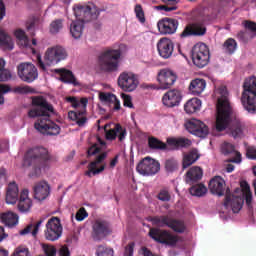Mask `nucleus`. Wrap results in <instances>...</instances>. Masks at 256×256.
Here are the masks:
<instances>
[{
  "label": "nucleus",
  "instance_id": "obj_1",
  "mask_svg": "<svg viewBox=\"0 0 256 256\" xmlns=\"http://www.w3.org/2000/svg\"><path fill=\"white\" fill-rule=\"evenodd\" d=\"M218 93L220 96L217 102L216 131L221 132L228 129L230 137H233V139H243L247 132V125L239 118H231L233 108L229 102V91H227V87H220Z\"/></svg>",
  "mask_w": 256,
  "mask_h": 256
},
{
  "label": "nucleus",
  "instance_id": "obj_2",
  "mask_svg": "<svg viewBox=\"0 0 256 256\" xmlns=\"http://www.w3.org/2000/svg\"><path fill=\"white\" fill-rule=\"evenodd\" d=\"M55 115L53 104L47 101L43 96L32 97V107L28 111L30 119H37L34 123V129L42 133V135L55 136L61 133V127L51 120V116Z\"/></svg>",
  "mask_w": 256,
  "mask_h": 256
},
{
  "label": "nucleus",
  "instance_id": "obj_3",
  "mask_svg": "<svg viewBox=\"0 0 256 256\" xmlns=\"http://www.w3.org/2000/svg\"><path fill=\"white\" fill-rule=\"evenodd\" d=\"M49 161H51V155L45 147L29 149L24 156V165L32 167L34 177H39L41 171L49 167Z\"/></svg>",
  "mask_w": 256,
  "mask_h": 256
},
{
  "label": "nucleus",
  "instance_id": "obj_4",
  "mask_svg": "<svg viewBox=\"0 0 256 256\" xmlns=\"http://www.w3.org/2000/svg\"><path fill=\"white\" fill-rule=\"evenodd\" d=\"M241 103L248 113H256V77L252 76L243 83Z\"/></svg>",
  "mask_w": 256,
  "mask_h": 256
},
{
  "label": "nucleus",
  "instance_id": "obj_5",
  "mask_svg": "<svg viewBox=\"0 0 256 256\" xmlns=\"http://www.w3.org/2000/svg\"><path fill=\"white\" fill-rule=\"evenodd\" d=\"M146 220L149 223H152L154 227H159L160 229L168 227L175 233H185V229H187L185 222L179 219L171 218L169 215L148 216Z\"/></svg>",
  "mask_w": 256,
  "mask_h": 256
},
{
  "label": "nucleus",
  "instance_id": "obj_6",
  "mask_svg": "<svg viewBox=\"0 0 256 256\" xmlns=\"http://www.w3.org/2000/svg\"><path fill=\"white\" fill-rule=\"evenodd\" d=\"M121 58V50L109 49L102 53L98 58L100 69L106 73H113L119 67V59Z\"/></svg>",
  "mask_w": 256,
  "mask_h": 256
},
{
  "label": "nucleus",
  "instance_id": "obj_7",
  "mask_svg": "<svg viewBox=\"0 0 256 256\" xmlns=\"http://www.w3.org/2000/svg\"><path fill=\"white\" fill-rule=\"evenodd\" d=\"M192 63L198 67V69H203L209 65V60L211 55L209 53V47L205 43L195 44L191 50Z\"/></svg>",
  "mask_w": 256,
  "mask_h": 256
},
{
  "label": "nucleus",
  "instance_id": "obj_8",
  "mask_svg": "<svg viewBox=\"0 0 256 256\" xmlns=\"http://www.w3.org/2000/svg\"><path fill=\"white\" fill-rule=\"evenodd\" d=\"M149 237L156 241V243H161V245H168L169 247H175L179 243V236L173 235L169 230H163L161 228H150Z\"/></svg>",
  "mask_w": 256,
  "mask_h": 256
},
{
  "label": "nucleus",
  "instance_id": "obj_9",
  "mask_svg": "<svg viewBox=\"0 0 256 256\" xmlns=\"http://www.w3.org/2000/svg\"><path fill=\"white\" fill-rule=\"evenodd\" d=\"M160 170L161 164L159 163V161H156L151 157H146L142 159L136 166V171L140 175H144L146 177L157 175Z\"/></svg>",
  "mask_w": 256,
  "mask_h": 256
},
{
  "label": "nucleus",
  "instance_id": "obj_10",
  "mask_svg": "<svg viewBox=\"0 0 256 256\" xmlns=\"http://www.w3.org/2000/svg\"><path fill=\"white\" fill-rule=\"evenodd\" d=\"M118 87L126 93H131L139 87V78L133 72H122L117 80Z\"/></svg>",
  "mask_w": 256,
  "mask_h": 256
},
{
  "label": "nucleus",
  "instance_id": "obj_11",
  "mask_svg": "<svg viewBox=\"0 0 256 256\" xmlns=\"http://www.w3.org/2000/svg\"><path fill=\"white\" fill-rule=\"evenodd\" d=\"M44 235L47 241H57L63 235V226L59 217L53 216L48 220Z\"/></svg>",
  "mask_w": 256,
  "mask_h": 256
},
{
  "label": "nucleus",
  "instance_id": "obj_12",
  "mask_svg": "<svg viewBox=\"0 0 256 256\" xmlns=\"http://www.w3.org/2000/svg\"><path fill=\"white\" fill-rule=\"evenodd\" d=\"M18 77L24 83H33L39 77V72L37 67L31 63H21L17 67Z\"/></svg>",
  "mask_w": 256,
  "mask_h": 256
},
{
  "label": "nucleus",
  "instance_id": "obj_13",
  "mask_svg": "<svg viewBox=\"0 0 256 256\" xmlns=\"http://www.w3.org/2000/svg\"><path fill=\"white\" fill-rule=\"evenodd\" d=\"M207 34V27L205 26V20L196 21L188 24L180 37L185 39V37H203V35Z\"/></svg>",
  "mask_w": 256,
  "mask_h": 256
},
{
  "label": "nucleus",
  "instance_id": "obj_14",
  "mask_svg": "<svg viewBox=\"0 0 256 256\" xmlns=\"http://www.w3.org/2000/svg\"><path fill=\"white\" fill-rule=\"evenodd\" d=\"M67 59V50L63 46H54L48 48L45 53V61L47 65H57L60 61Z\"/></svg>",
  "mask_w": 256,
  "mask_h": 256
},
{
  "label": "nucleus",
  "instance_id": "obj_15",
  "mask_svg": "<svg viewBox=\"0 0 256 256\" xmlns=\"http://www.w3.org/2000/svg\"><path fill=\"white\" fill-rule=\"evenodd\" d=\"M157 27L160 35H175L179 28V20L165 17L158 21Z\"/></svg>",
  "mask_w": 256,
  "mask_h": 256
},
{
  "label": "nucleus",
  "instance_id": "obj_16",
  "mask_svg": "<svg viewBox=\"0 0 256 256\" xmlns=\"http://www.w3.org/2000/svg\"><path fill=\"white\" fill-rule=\"evenodd\" d=\"M157 81L160 89H171L177 81V73L171 69H162L158 73Z\"/></svg>",
  "mask_w": 256,
  "mask_h": 256
},
{
  "label": "nucleus",
  "instance_id": "obj_17",
  "mask_svg": "<svg viewBox=\"0 0 256 256\" xmlns=\"http://www.w3.org/2000/svg\"><path fill=\"white\" fill-rule=\"evenodd\" d=\"M185 127L189 133L196 137L205 138L209 135V127L198 119H191L185 123Z\"/></svg>",
  "mask_w": 256,
  "mask_h": 256
},
{
  "label": "nucleus",
  "instance_id": "obj_18",
  "mask_svg": "<svg viewBox=\"0 0 256 256\" xmlns=\"http://www.w3.org/2000/svg\"><path fill=\"white\" fill-rule=\"evenodd\" d=\"M243 203H245L243 197L231 195V191L229 189L226 190L225 201L223 203L224 209H231L233 213H239L243 209Z\"/></svg>",
  "mask_w": 256,
  "mask_h": 256
},
{
  "label": "nucleus",
  "instance_id": "obj_19",
  "mask_svg": "<svg viewBox=\"0 0 256 256\" xmlns=\"http://www.w3.org/2000/svg\"><path fill=\"white\" fill-rule=\"evenodd\" d=\"M107 159V153L104 152L96 157V159L88 164V170L84 173L86 177H93L95 175H99L100 173H103L105 171V165L100 166L97 168V166L103 161Z\"/></svg>",
  "mask_w": 256,
  "mask_h": 256
},
{
  "label": "nucleus",
  "instance_id": "obj_20",
  "mask_svg": "<svg viewBox=\"0 0 256 256\" xmlns=\"http://www.w3.org/2000/svg\"><path fill=\"white\" fill-rule=\"evenodd\" d=\"M107 127H109V124L104 126L107 141H115L118 136V140L121 142L125 140V137H127V130L121 127V124H116L115 127L110 130H107Z\"/></svg>",
  "mask_w": 256,
  "mask_h": 256
},
{
  "label": "nucleus",
  "instance_id": "obj_21",
  "mask_svg": "<svg viewBox=\"0 0 256 256\" xmlns=\"http://www.w3.org/2000/svg\"><path fill=\"white\" fill-rule=\"evenodd\" d=\"M92 237L95 241H101L103 237H107L109 235V224L105 221L96 220L92 226Z\"/></svg>",
  "mask_w": 256,
  "mask_h": 256
},
{
  "label": "nucleus",
  "instance_id": "obj_22",
  "mask_svg": "<svg viewBox=\"0 0 256 256\" xmlns=\"http://www.w3.org/2000/svg\"><path fill=\"white\" fill-rule=\"evenodd\" d=\"M182 99L183 96L181 95V91L173 89L164 94L162 97V103L165 107H177L179 106V103H181Z\"/></svg>",
  "mask_w": 256,
  "mask_h": 256
},
{
  "label": "nucleus",
  "instance_id": "obj_23",
  "mask_svg": "<svg viewBox=\"0 0 256 256\" xmlns=\"http://www.w3.org/2000/svg\"><path fill=\"white\" fill-rule=\"evenodd\" d=\"M157 49L160 57L163 59H169L173 55V41L169 38H162L157 43Z\"/></svg>",
  "mask_w": 256,
  "mask_h": 256
},
{
  "label": "nucleus",
  "instance_id": "obj_24",
  "mask_svg": "<svg viewBox=\"0 0 256 256\" xmlns=\"http://www.w3.org/2000/svg\"><path fill=\"white\" fill-rule=\"evenodd\" d=\"M51 195V186L46 181H40L34 186V199L45 201Z\"/></svg>",
  "mask_w": 256,
  "mask_h": 256
},
{
  "label": "nucleus",
  "instance_id": "obj_25",
  "mask_svg": "<svg viewBox=\"0 0 256 256\" xmlns=\"http://www.w3.org/2000/svg\"><path fill=\"white\" fill-rule=\"evenodd\" d=\"M209 190L213 195L223 197L225 195V180L220 176L212 178L209 182Z\"/></svg>",
  "mask_w": 256,
  "mask_h": 256
},
{
  "label": "nucleus",
  "instance_id": "obj_26",
  "mask_svg": "<svg viewBox=\"0 0 256 256\" xmlns=\"http://www.w3.org/2000/svg\"><path fill=\"white\" fill-rule=\"evenodd\" d=\"M203 179V169L199 166L191 167L185 176V181L188 185H195V183H199Z\"/></svg>",
  "mask_w": 256,
  "mask_h": 256
},
{
  "label": "nucleus",
  "instance_id": "obj_27",
  "mask_svg": "<svg viewBox=\"0 0 256 256\" xmlns=\"http://www.w3.org/2000/svg\"><path fill=\"white\" fill-rule=\"evenodd\" d=\"M224 155H232L228 161L229 163H241V153L235 150V145L229 142H224L221 146Z\"/></svg>",
  "mask_w": 256,
  "mask_h": 256
},
{
  "label": "nucleus",
  "instance_id": "obj_28",
  "mask_svg": "<svg viewBox=\"0 0 256 256\" xmlns=\"http://www.w3.org/2000/svg\"><path fill=\"white\" fill-rule=\"evenodd\" d=\"M31 207H33V202L29 198V190H23L20 193V198L18 201V209L20 213H27Z\"/></svg>",
  "mask_w": 256,
  "mask_h": 256
},
{
  "label": "nucleus",
  "instance_id": "obj_29",
  "mask_svg": "<svg viewBox=\"0 0 256 256\" xmlns=\"http://www.w3.org/2000/svg\"><path fill=\"white\" fill-rule=\"evenodd\" d=\"M0 221L6 227L12 229V227H17V225H19V216L11 211L3 212L0 214Z\"/></svg>",
  "mask_w": 256,
  "mask_h": 256
},
{
  "label": "nucleus",
  "instance_id": "obj_30",
  "mask_svg": "<svg viewBox=\"0 0 256 256\" xmlns=\"http://www.w3.org/2000/svg\"><path fill=\"white\" fill-rule=\"evenodd\" d=\"M55 73L60 75V81H62V83H68L70 85H74L75 87L79 85V82H77V78H75V75L71 70L60 68L56 69Z\"/></svg>",
  "mask_w": 256,
  "mask_h": 256
},
{
  "label": "nucleus",
  "instance_id": "obj_31",
  "mask_svg": "<svg viewBox=\"0 0 256 256\" xmlns=\"http://www.w3.org/2000/svg\"><path fill=\"white\" fill-rule=\"evenodd\" d=\"M19 199V188L15 182L8 185L6 192V203L8 205H15Z\"/></svg>",
  "mask_w": 256,
  "mask_h": 256
},
{
  "label": "nucleus",
  "instance_id": "obj_32",
  "mask_svg": "<svg viewBox=\"0 0 256 256\" xmlns=\"http://www.w3.org/2000/svg\"><path fill=\"white\" fill-rule=\"evenodd\" d=\"M201 155L197 149L190 150L186 155L183 157L182 167L183 169H187V167H191L193 163H196L199 160Z\"/></svg>",
  "mask_w": 256,
  "mask_h": 256
},
{
  "label": "nucleus",
  "instance_id": "obj_33",
  "mask_svg": "<svg viewBox=\"0 0 256 256\" xmlns=\"http://www.w3.org/2000/svg\"><path fill=\"white\" fill-rule=\"evenodd\" d=\"M168 145L171 147H175V149H187V147H191L192 142L188 138H169L167 140Z\"/></svg>",
  "mask_w": 256,
  "mask_h": 256
},
{
  "label": "nucleus",
  "instance_id": "obj_34",
  "mask_svg": "<svg viewBox=\"0 0 256 256\" xmlns=\"http://www.w3.org/2000/svg\"><path fill=\"white\" fill-rule=\"evenodd\" d=\"M45 222V218H41L40 220L37 221L35 225L29 224L27 225L24 229L19 231V235H29V233L32 234L33 237H37V233H39V229L41 225Z\"/></svg>",
  "mask_w": 256,
  "mask_h": 256
},
{
  "label": "nucleus",
  "instance_id": "obj_35",
  "mask_svg": "<svg viewBox=\"0 0 256 256\" xmlns=\"http://www.w3.org/2000/svg\"><path fill=\"white\" fill-rule=\"evenodd\" d=\"M207 87V82L203 79L192 80L189 86V89L193 95H201Z\"/></svg>",
  "mask_w": 256,
  "mask_h": 256
},
{
  "label": "nucleus",
  "instance_id": "obj_36",
  "mask_svg": "<svg viewBox=\"0 0 256 256\" xmlns=\"http://www.w3.org/2000/svg\"><path fill=\"white\" fill-rule=\"evenodd\" d=\"M101 9L97 8V6H88V10L84 13V17L82 18V23H89V21H93V19H97L99 15H101Z\"/></svg>",
  "mask_w": 256,
  "mask_h": 256
},
{
  "label": "nucleus",
  "instance_id": "obj_37",
  "mask_svg": "<svg viewBox=\"0 0 256 256\" xmlns=\"http://www.w3.org/2000/svg\"><path fill=\"white\" fill-rule=\"evenodd\" d=\"M201 110V101L198 98H192L188 100L184 105V111L188 115H192V113H197V111Z\"/></svg>",
  "mask_w": 256,
  "mask_h": 256
},
{
  "label": "nucleus",
  "instance_id": "obj_38",
  "mask_svg": "<svg viewBox=\"0 0 256 256\" xmlns=\"http://www.w3.org/2000/svg\"><path fill=\"white\" fill-rule=\"evenodd\" d=\"M85 27V24H83V21L76 20L73 21L70 25V33L74 39H81V36L83 35V29Z\"/></svg>",
  "mask_w": 256,
  "mask_h": 256
},
{
  "label": "nucleus",
  "instance_id": "obj_39",
  "mask_svg": "<svg viewBox=\"0 0 256 256\" xmlns=\"http://www.w3.org/2000/svg\"><path fill=\"white\" fill-rule=\"evenodd\" d=\"M0 47L2 49H8V51L13 50V40L3 29L0 28Z\"/></svg>",
  "mask_w": 256,
  "mask_h": 256
},
{
  "label": "nucleus",
  "instance_id": "obj_40",
  "mask_svg": "<svg viewBox=\"0 0 256 256\" xmlns=\"http://www.w3.org/2000/svg\"><path fill=\"white\" fill-rule=\"evenodd\" d=\"M222 49L226 55H233L237 51V41L233 38H228L223 43Z\"/></svg>",
  "mask_w": 256,
  "mask_h": 256
},
{
  "label": "nucleus",
  "instance_id": "obj_41",
  "mask_svg": "<svg viewBox=\"0 0 256 256\" xmlns=\"http://www.w3.org/2000/svg\"><path fill=\"white\" fill-rule=\"evenodd\" d=\"M189 193L193 197H203L207 193V187L204 184H196L189 189Z\"/></svg>",
  "mask_w": 256,
  "mask_h": 256
},
{
  "label": "nucleus",
  "instance_id": "obj_42",
  "mask_svg": "<svg viewBox=\"0 0 256 256\" xmlns=\"http://www.w3.org/2000/svg\"><path fill=\"white\" fill-rule=\"evenodd\" d=\"M148 146L150 149H159V150L167 149V144H165V142L153 136L148 138Z\"/></svg>",
  "mask_w": 256,
  "mask_h": 256
},
{
  "label": "nucleus",
  "instance_id": "obj_43",
  "mask_svg": "<svg viewBox=\"0 0 256 256\" xmlns=\"http://www.w3.org/2000/svg\"><path fill=\"white\" fill-rule=\"evenodd\" d=\"M14 35L16 39H18L19 45H21V47H27V45H29V37H27V34L25 33V31L21 29H17L14 32Z\"/></svg>",
  "mask_w": 256,
  "mask_h": 256
},
{
  "label": "nucleus",
  "instance_id": "obj_44",
  "mask_svg": "<svg viewBox=\"0 0 256 256\" xmlns=\"http://www.w3.org/2000/svg\"><path fill=\"white\" fill-rule=\"evenodd\" d=\"M11 79V71L5 69V60L0 58V82L9 81Z\"/></svg>",
  "mask_w": 256,
  "mask_h": 256
},
{
  "label": "nucleus",
  "instance_id": "obj_45",
  "mask_svg": "<svg viewBox=\"0 0 256 256\" xmlns=\"http://www.w3.org/2000/svg\"><path fill=\"white\" fill-rule=\"evenodd\" d=\"M113 248H109L106 245H98L96 248V256H113Z\"/></svg>",
  "mask_w": 256,
  "mask_h": 256
},
{
  "label": "nucleus",
  "instance_id": "obj_46",
  "mask_svg": "<svg viewBox=\"0 0 256 256\" xmlns=\"http://www.w3.org/2000/svg\"><path fill=\"white\" fill-rule=\"evenodd\" d=\"M245 30L250 34V39L256 37V23L251 20H245L243 22Z\"/></svg>",
  "mask_w": 256,
  "mask_h": 256
},
{
  "label": "nucleus",
  "instance_id": "obj_47",
  "mask_svg": "<svg viewBox=\"0 0 256 256\" xmlns=\"http://www.w3.org/2000/svg\"><path fill=\"white\" fill-rule=\"evenodd\" d=\"M86 11H88V6H83V5L74 6V15L77 21H83V17L85 16V13H87Z\"/></svg>",
  "mask_w": 256,
  "mask_h": 256
},
{
  "label": "nucleus",
  "instance_id": "obj_48",
  "mask_svg": "<svg viewBox=\"0 0 256 256\" xmlns=\"http://www.w3.org/2000/svg\"><path fill=\"white\" fill-rule=\"evenodd\" d=\"M179 168V163L174 158H169L165 161V169L169 173H173V171H177Z\"/></svg>",
  "mask_w": 256,
  "mask_h": 256
},
{
  "label": "nucleus",
  "instance_id": "obj_49",
  "mask_svg": "<svg viewBox=\"0 0 256 256\" xmlns=\"http://www.w3.org/2000/svg\"><path fill=\"white\" fill-rule=\"evenodd\" d=\"M99 99L102 103H111L112 101H117V96L112 93L100 92Z\"/></svg>",
  "mask_w": 256,
  "mask_h": 256
},
{
  "label": "nucleus",
  "instance_id": "obj_50",
  "mask_svg": "<svg viewBox=\"0 0 256 256\" xmlns=\"http://www.w3.org/2000/svg\"><path fill=\"white\" fill-rule=\"evenodd\" d=\"M134 13L140 23H145V11H143V6H141V4H137L135 6Z\"/></svg>",
  "mask_w": 256,
  "mask_h": 256
},
{
  "label": "nucleus",
  "instance_id": "obj_51",
  "mask_svg": "<svg viewBox=\"0 0 256 256\" xmlns=\"http://www.w3.org/2000/svg\"><path fill=\"white\" fill-rule=\"evenodd\" d=\"M241 187H243L244 191H245V201H246V205H251V202L253 201V193H251V188L249 187V184H247V182H245L244 186L243 184L241 185Z\"/></svg>",
  "mask_w": 256,
  "mask_h": 256
},
{
  "label": "nucleus",
  "instance_id": "obj_52",
  "mask_svg": "<svg viewBox=\"0 0 256 256\" xmlns=\"http://www.w3.org/2000/svg\"><path fill=\"white\" fill-rule=\"evenodd\" d=\"M61 29H63V20H61V19L54 20L50 24V32H52L54 34L59 33V31H61Z\"/></svg>",
  "mask_w": 256,
  "mask_h": 256
},
{
  "label": "nucleus",
  "instance_id": "obj_53",
  "mask_svg": "<svg viewBox=\"0 0 256 256\" xmlns=\"http://www.w3.org/2000/svg\"><path fill=\"white\" fill-rule=\"evenodd\" d=\"M157 199L163 202L171 201V194L169 193V190L167 188L160 190V192L157 195Z\"/></svg>",
  "mask_w": 256,
  "mask_h": 256
},
{
  "label": "nucleus",
  "instance_id": "obj_54",
  "mask_svg": "<svg viewBox=\"0 0 256 256\" xmlns=\"http://www.w3.org/2000/svg\"><path fill=\"white\" fill-rule=\"evenodd\" d=\"M11 91V86L7 84H0V105H3L5 103V93H10Z\"/></svg>",
  "mask_w": 256,
  "mask_h": 256
},
{
  "label": "nucleus",
  "instance_id": "obj_55",
  "mask_svg": "<svg viewBox=\"0 0 256 256\" xmlns=\"http://www.w3.org/2000/svg\"><path fill=\"white\" fill-rule=\"evenodd\" d=\"M237 39L243 43H247L251 39V34L246 30H241L237 33Z\"/></svg>",
  "mask_w": 256,
  "mask_h": 256
},
{
  "label": "nucleus",
  "instance_id": "obj_56",
  "mask_svg": "<svg viewBox=\"0 0 256 256\" xmlns=\"http://www.w3.org/2000/svg\"><path fill=\"white\" fill-rule=\"evenodd\" d=\"M13 92L19 94L33 93V88H31L30 86H17L14 88Z\"/></svg>",
  "mask_w": 256,
  "mask_h": 256
},
{
  "label": "nucleus",
  "instance_id": "obj_57",
  "mask_svg": "<svg viewBox=\"0 0 256 256\" xmlns=\"http://www.w3.org/2000/svg\"><path fill=\"white\" fill-rule=\"evenodd\" d=\"M86 217H89L87 210L84 207L80 208L76 213V221H83Z\"/></svg>",
  "mask_w": 256,
  "mask_h": 256
},
{
  "label": "nucleus",
  "instance_id": "obj_58",
  "mask_svg": "<svg viewBox=\"0 0 256 256\" xmlns=\"http://www.w3.org/2000/svg\"><path fill=\"white\" fill-rule=\"evenodd\" d=\"M154 9L156 11H165L166 13H171V11H177V7H169L167 4L154 6Z\"/></svg>",
  "mask_w": 256,
  "mask_h": 256
},
{
  "label": "nucleus",
  "instance_id": "obj_59",
  "mask_svg": "<svg viewBox=\"0 0 256 256\" xmlns=\"http://www.w3.org/2000/svg\"><path fill=\"white\" fill-rule=\"evenodd\" d=\"M122 99L124 107H129V109H133V102L131 96L127 94H122Z\"/></svg>",
  "mask_w": 256,
  "mask_h": 256
},
{
  "label": "nucleus",
  "instance_id": "obj_60",
  "mask_svg": "<svg viewBox=\"0 0 256 256\" xmlns=\"http://www.w3.org/2000/svg\"><path fill=\"white\" fill-rule=\"evenodd\" d=\"M97 153H101V148L97 146V144H94L90 148H88V151H87L88 157L97 155Z\"/></svg>",
  "mask_w": 256,
  "mask_h": 256
},
{
  "label": "nucleus",
  "instance_id": "obj_61",
  "mask_svg": "<svg viewBox=\"0 0 256 256\" xmlns=\"http://www.w3.org/2000/svg\"><path fill=\"white\" fill-rule=\"evenodd\" d=\"M46 256H57V249L53 246H44Z\"/></svg>",
  "mask_w": 256,
  "mask_h": 256
},
{
  "label": "nucleus",
  "instance_id": "obj_62",
  "mask_svg": "<svg viewBox=\"0 0 256 256\" xmlns=\"http://www.w3.org/2000/svg\"><path fill=\"white\" fill-rule=\"evenodd\" d=\"M11 256H29L28 248H17Z\"/></svg>",
  "mask_w": 256,
  "mask_h": 256
},
{
  "label": "nucleus",
  "instance_id": "obj_63",
  "mask_svg": "<svg viewBox=\"0 0 256 256\" xmlns=\"http://www.w3.org/2000/svg\"><path fill=\"white\" fill-rule=\"evenodd\" d=\"M246 155L248 159H256V148L254 146H248L246 149Z\"/></svg>",
  "mask_w": 256,
  "mask_h": 256
},
{
  "label": "nucleus",
  "instance_id": "obj_64",
  "mask_svg": "<svg viewBox=\"0 0 256 256\" xmlns=\"http://www.w3.org/2000/svg\"><path fill=\"white\" fill-rule=\"evenodd\" d=\"M134 243H130L125 247L124 256H133Z\"/></svg>",
  "mask_w": 256,
  "mask_h": 256
}]
</instances>
